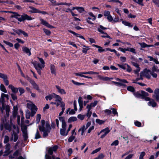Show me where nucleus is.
<instances>
[{"mask_svg":"<svg viewBox=\"0 0 159 159\" xmlns=\"http://www.w3.org/2000/svg\"><path fill=\"white\" fill-rule=\"evenodd\" d=\"M41 125L39 126V129L41 131L43 132V137H45L48 135V134L49 133L51 127L49 124L48 122H45L43 120H41Z\"/></svg>","mask_w":159,"mask_h":159,"instance_id":"nucleus-1","label":"nucleus"},{"mask_svg":"<svg viewBox=\"0 0 159 159\" xmlns=\"http://www.w3.org/2000/svg\"><path fill=\"white\" fill-rule=\"evenodd\" d=\"M41 125L39 126V129L41 131L43 132V137H45L48 135V134L49 133L51 127L49 124L48 122H45L43 120H41Z\"/></svg>","mask_w":159,"mask_h":159,"instance_id":"nucleus-2","label":"nucleus"},{"mask_svg":"<svg viewBox=\"0 0 159 159\" xmlns=\"http://www.w3.org/2000/svg\"><path fill=\"white\" fill-rule=\"evenodd\" d=\"M41 125L39 126V129L41 131L43 132V137H45L48 135V134L49 133L51 127L49 124L48 122H45L43 120H41Z\"/></svg>","mask_w":159,"mask_h":159,"instance_id":"nucleus-3","label":"nucleus"},{"mask_svg":"<svg viewBox=\"0 0 159 159\" xmlns=\"http://www.w3.org/2000/svg\"><path fill=\"white\" fill-rule=\"evenodd\" d=\"M11 18H15L20 22L23 21L25 20H31L34 19V18H32L31 16L26 14H24L20 16L17 13L15 12L13 13V14L11 16Z\"/></svg>","mask_w":159,"mask_h":159,"instance_id":"nucleus-4","label":"nucleus"},{"mask_svg":"<svg viewBox=\"0 0 159 159\" xmlns=\"http://www.w3.org/2000/svg\"><path fill=\"white\" fill-rule=\"evenodd\" d=\"M60 121L62 122V128L60 129V134L62 136H66L67 132L66 131V124L64 117H59Z\"/></svg>","mask_w":159,"mask_h":159,"instance_id":"nucleus-5","label":"nucleus"},{"mask_svg":"<svg viewBox=\"0 0 159 159\" xmlns=\"http://www.w3.org/2000/svg\"><path fill=\"white\" fill-rule=\"evenodd\" d=\"M32 63L39 74L40 75L41 73V70L44 67L45 65L40 64L39 63L35 61L32 62Z\"/></svg>","mask_w":159,"mask_h":159,"instance_id":"nucleus-6","label":"nucleus"},{"mask_svg":"<svg viewBox=\"0 0 159 159\" xmlns=\"http://www.w3.org/2000/svg\"><path fill=\"white\" fill-rule=\"evenodd\" d=\"M26 105L28 108L30 109L32 111V116H34L37 111V108L35 105L30 101L27 103Z\"/></svg>","mask_w":159,"mask_h":159,"instance_id":"nucleus-7","label":"nucleus"},{"mask_svg":"<svg viewBox=\"0 0 159 159\" xmlns=\"http://www.w3.org/2000/svg\"><path fill=\"white\" fill-rule=\"evenodd\" d=\"M151 71L149 70H148L146 69H144L143 71H141L140 73V76H145L148 79H150L151 78Z\"/></svg>","mask_w":159,"mask_h":159,"instance_id":"nucleus-8","label":"nucleus"},{"mask_svg":"<svg viewBox=\"0 0 159 159\" xmlns=\"http://www.w3.org/2000/svg\"><path fill=\"white\" fill-rule=\"evenodd\" d=\"M107 28L103 27L101 25H100L99 27L98 28V31L102 34H104L105 35H102L101 37L102 38H107L110 39H111V38L106 33H105L103 31V30L107 29Z\"/></svg>","mask_w":159,"mask_h":159,"instance_id":"nucleus-9","label":"nucleus"},{"mask_svg":"<svg viewBox=\"0 0 159 159\" xmlns=\"http://www.w3.org/2000/svg\"><path fill=\"white\" fill-rule=\"evenodd\" d=\"M18 133L16 132L15 130H13L12 133L11 134L10 140L11 141L13 140L14 142H16L18 138Z\"/></svg>","mask_w":159,"mask_h":159,"instance_id":"nucleus-10","label":"nucleus"},{"mask_svg":"<svg viewBox=\"0 0 159 159\" xmlns=\"http://www.w3.org/2000/svg\"><path fill=\"white\" fill-rule=\"evenodd\" d=\"M11 145L9 143H7L5 146V150L4 152V156L8 155L10 153Z\"/></svg>","mask_w":159,"mask_h":159,"instance_id":"nucleus-11","label":"nucleus"},{"mask_svg":"<svg viewBox=\"0 0 159 159\" xmlns=\"http://www.w3.org/2000/svg\"><path fill=\"white\" fill-rule=\"evenodd\" d=\"M110 129L108 127H107L105 129L102 130L100 132V133H103L101 136V139L104 138L105 136L110 132Z\"/></svg>","mask_w":159,"mask_h":159,"instance_id":"nucleus-12","label":"nucleus"},{"mask_svg":"<svg viewBox=\"0 0 159 159\" xmlns=\"http://www.w3.org/2000/svg\"><path fill=\"white\" fill-rule=\"evenodd\" d=\"M152 97L155 98L157 101H159V89L157 88L155 89L154 92V94L152 95Z\"/></svg>","mask_w":159,"mask_h":159,"instance_id":"nucleus-13","label":"nucleus"},{"mask_svg":"<svg viewBox=\"0 0 159 159\" xmlns=\"http://www.w3.org/2000/svg\"><path fill=\"white\" fill-rule=\"evenodd\" d=\"M5 98H6L8 100L9 99L8 95L3 93H2L1 97L0 98V102H1L2 103H3L5 102Z\"/></svg>","mask_w":159,"mask_h":159,"instance_id":"nucleus-14","label":"nucleus"},{"mask_svg":"<svg viewBox=\"0 0 159 159\" xmlns=\"http://www.w3.org/2000/svg\"><path fill=\"white\" fill-rule=\"evenodd\" d=\"M58 147L57 146H54L52 147L49 148L48 150V153L50 155H52L53 152H55L57 151Z\"/></svg>","mask_w":159,"mask_h":159,"instance_id":"nucleus-15","label":"nucleus"},{"mask_svg":"<svg viewBox=\"0 0 159 159\" xmlns=\"http://www.w3.org/2000/svg\"><path fill=\"white\" fill-rule=\"evenodd\" d=\"M40 20L41 22V23L42 25L48 27L50 28H54V27H53L52 25H50L48 24L47 22L46 21L44 20L42 18H40Z\"/></svg>","mask_w":159,"mask_h":159,"instance_id":"nucleus-16","label":"nucleus"},{"mask_svg":"<svg viewBox=\"0 0 159 159\" xmlns=\"http://www.w3.org/2000/svg\"><path fill=\"white\" fill-rule=\"evenodd\" d=\"M142 94L143 96L142 99H144L146 101H150V98L148 97L149 95V94L148 93L146 92H142Z\"/></svg>","mask_w":159,"mask_h":159,"instance_id":"nucleus-17","label":"nucleus"},{"mask_svg":"<svg viewBox=\"0 0 159 159\" xmlns=\"http://www.w3.org/2000/svg\"><path fill=\"white\" fill-rule=\"evenodd\" d=\"M13 30L19 35H20L21 34H22L25 36L27 37L28 36L27 33L19 29L17 30Z\"/></svg>","mask_w":159,"mask_h":159,"instance_id":"nucleus-18","label":"nucleus"},{"mask_svg":"<svg viewBox=\"0 0 159 159\" xmlns=\"http://www.w3.org/2000/svg\"><path fill=\"white\" fill-rule=\"evenodd\" d=\"M53 95L54 96L53 98L55 99V101L56 102H58L60 103L62 102L61 101V98L59 95H57L54 93Z\"/></svg>","mask_w":159,"mask_h":159,"instance_id":"nucleus-19","label":"nucleus"},{"mask_svg":"<svg viewBox=\"0 0 159 159\" xmlns=\"http://www.w3.org/2000/svg\"><path fill=\"white\" fill-rule=\"evenodd\" d=\"M8 88L10 89L12 91L13 93H16L18 92V88L15 87L11 84L9 85H8Z\"/></svg>","mask_w":159,"mask_h":159,"instance_id":"nucleus-20","label":"nucleus"},{"mask_svg":"<svg viewBox=\"0 0 159 159\" xmlns=\"http://www.w3.org/2000/svg\"><path fill=\"white\" fill-rule=\"evenodd\" d=\"M29 8L30 10L28 11L29 12L33 13H38L39 10L32 7H30Z\"/></svg>","mask_w":159,"mask_h":159,"instance_id":"nucleus-21","label":"nucleus"},{"mask_svg":"<svg viewBox=\"0 0 159 159\" xmlns=\"http://www.w3.org/2000/svg\"><path fill=\"white\" fill-rule=\"evenodd\" d=\"M33 86L34 88L36 89L39 92H40L41 91L39 89L38 86L36 84L34 80L31 81L30 83Z\"/></svg>","mask_w":159,"mask_h":159,"instance_id":"nucleus-22","label":"nucleus"},{"mask_svg":"<svg viewBox=\"0 0 159 159\" xmlns=\"http://www.w3.org/2000/svg\"><path fill=\"white\" fill-rule=\"evenodd\" d=\"M22 50L24 52H25L27 54H28L29 56H30L31 55V53L30 49H29L27 47H23L22 48Z\"/></svg>","mask_w":159,"mask_h":159,"instance_id":"nucleus-23","label":"nucleus"},{"mask_svg":"<svg viewBox=\"0 0 159 159\" xmlns=\"http://www.w3.org/2000/svg\"><path fill=\"white\" fill-rule=\"evenodd\" d=\"M56 88L58 90V92L60 93L61 94H65L66 93L63 89H61L60 87L57 85L56 86Z\"/></svg>","mask_w":159,"mask_h":159,"instance_id":"nucleus-24","label":"nucleus"},{"mask_svg":"<svg viewBox=\"0 0 159 159\" xmlns=\"http://www.w3.org/2000/svg\"><path fill=\"white\" fill-rule=\"evenodd\" d=\"M5 108L6 111V115L7 116H8L10 111V107L8 105H6L5 107Z\"/></svg>","mask_w":159,"mask_h":159,"instance_id":"nucleus-25","label":"nucleus"},{"mask_svg":"<svg viewBox=\"0 0 159 159\" xmlns=\"http://www.w3.org/2000/svg\"><path fill=\"white\" fill-rule=\"evenodd\" d=\"M30 116L32 117L34 116H32V111L31 112H30L29 110H26L25 111V116L26 118L27 119H29Z\"/></svg>","mask_w":159,"mask_h":159,"instance_id":"nucleus-26","label":"nucleus"},{"mask_svg":"<svg viewBox=\"0 0 159 159\" xmlns=\"http://www.w3.org/2000/svg\"><path fill=\"white\" fill-rule=\"evenodd\" d=\"M148 104L149 106H151L153 107H155L157 105V103L153 99L151 100L148 103Z\"/></svg>","mask_w":159,"mask_h":159,"instance_id":"nucleus-27","label":"nucleus"},{"mask_svg":"<svg viewBox=\"0 0 159 159\" xmlns=\"http://www.w3.org/2000/svg\"><path fill=\"white\" fill-rule=\"evenodd\" d=\"M142 92H144L143 91H141L140 93H139V92H137L134 93V95L135 96L138 98H142L143 96L142 95Z\"/></svg>","mask_w":159,"mask_h":159,"instance_id":"nucleus-28","label":"nucleus"},{"mask_svg":"<svg viewBox=\"0 0 159 159\" xmlns=\"http://www.w3.org/2000/svg\"><path fill=\"white\" fill-rule=\"evenodd\" d=\"M148 57L149 58L150 61H153L156 64H159V61H158L157 58H154L150 56H148Z\"/></svg>","mask_w":159,"mask_h":159,"instance_id":"nucleus-29","label":"nucleus"},{"mask_svg":"<svg viewBox=\"0 0 159 159\" xmlns=\"http://www.w3.org/2000/svg\"><path fill=\"white\" fill-rule=\"evenodd\" d=\"M97 77L99 79L104 81H106L110 80V78H109L107 77L102 76L100 75H98L97 76Z\"/></svg>","mask_w":159,"mask_h":159,"instance_id":"nucleus-30","label":"nucleus"},{"mask_svg":"<svg viewBox=\"0 0 159 159\" xmlns=\"http://www.w3.org/2000/svg\"><path fill=\"white\" fill-rule=\"evenodd\" d=\"M45 159H61L59 157H56L54 156L51 157L47 154H46L45 156Z\"/></svg>","mask_w":159,"mask_h":159,"instance_id":"nucleus-31","label":"nucleus"},{"mask_svg":"<svg viewBox=\"0 0 159 159\" xmlns=\"http://www.w3.org/2000/svg\"><path fill=\"white\" fill-rule=\"evenodd\" d=\"M87 129L85 128V125H84L82 126L79 129V132L81 131V135H83L84 134V132Z\"/></svg>","mask_w":159,"mask_h":159,"instance_id":"nucleus-32","label":"nucleus"},{"mask_svg":"<svg viewBox=\"0 0 159 159\" xmlns=\"http://www.w3.org/2000/svg\"><path fill=\"white\" fill-rule=\"evenodd\" d=\"M12 124L11 123V125L7 123L5 125V127L6 129L11 131V127L12 126Z\"/></svg>","mask_w":159,"mask_h":159,"instance_id":"nucleus-33","label":"nucleus"},{"mask_svg":"<svg viewBox=\"0 0 159 159\" xmlns=\"http://www.w3.org/2000/svg\"><path fill=\"white\" fill-rule=\"evenodd\" d=\"M93 46L98 48V52L100 53L104 52L105 51L104 49H103L102 47L100 46L95 44H93Z\"/></svg>","mask_w":159,"mask_h":159,"instance_id":"nucleus-34","label":"nucleus"},{"mask_svg":"<svg viewBox=\"0 0 159 159\" xmlns=\"http://www.w3.org/2000/svg\"><path fill=\"white\" fill-rule=\"evenodd\" d=\"M13 115L14 117H16L17 113L18 108L16 106H14L13 107Z\"/></svg>","mask_w":159,"mask_h":159,"instance_id":"nucleus-35","label":"nucleus"},{"mask_svg":"<svg viewBox=\"0 0 159 159\" xmlns=\"http://www.w3.org/2000/svg\"><path fill=\"white\" fill-rule=\"evenodd\" d=\"M50 69L51 73L56 75V69L55 66L53 65H51Z\"/></svg>","mask_w":159,"mask_h":159,"instance_id":"nucleus-36","label":"nucleus"},{"mask_svg":"<svg viewBox=\"0 0 159 159\" xmlns=\"http://www.w3.org/2000/svg\"><path fill=\"white\" fill-rule=\"evenodd\" d=\"M77 118L76 117L72 116L70 117L68 120V122H72L75 121L77 120Z\"/></svg>","mask_w":159,"mask_h":159,"instance_id":"nucleus-37","label":"nucleus"},{"mask_svg":"<svg viewBox=\"0 0 159 159\" xmlns=\"http://www.w3.org/2000/svg\"><path fill=\"white\" fill-rule=\"evenodd\" d=\"M54 93H52L51 94H49L45 97V98L47 100H51L52 98H53V94Z\"/></svg>","mask_w":159,"mask_h":159,"instance_id":"nucleus-38","label":"nucleus"},{"mask_svg":"<svg viewBox=\"0 0 159 159\" xmlns=\"http://www.w3.org/2000/svg\"><path fill=\"white\" fill-rule=\"evenodd\" d=\"M0 89L1 91H2L5 93H7V92L6 88H5V86L3 84H1L0 85Z\"/></svg>","mask_w":159,"mask_h":159,"instance_id":"nucleus-39","label":"nucleus"},{"mask_svg":"<svg viewBox=\"0 0 159 159\" xmlns=\"http://www.w3.org/2000/svg\"><path fill=\"white\" fill-rule=\"evenodd\" d=\"M127 65V64H125L122 65L118 64L117 65L120 68L123 70H126V66Z\"/></svg>","mask_w":159,"mask_h":159,"instance_id":"nucleus-40","label":"nucleus"},{"mask_svg":"<svg viewBox=\"0 0 159 159\" xmlns=\"http://www.w3.org/2000/svg\"><path fill=\"white\" fill-rule=\"evenodd\" d=\"M112 82L118 86H122L124 85L123 84L124 83L121 82H116L115 81H112Z\"/></svg>","mask_w":159,"mask_h":159,"instance_id":"nucleus-41","label":"nucleus"},{"mask_svg":"<svg viewBox=\"0 0 159 159\" xmlns=\"http://www.w3.org/2000/svg\"><path fill=\"white\" fill-rule=\"evenodd\" d=\"M96 122L99 125H101L104 124L105 122V121L97 119L96 120Z\"/></svg>","mask_w":159,"mask_h":159,"instance_id":"nucleus-42","label":"nucleus"},{"mask_svg":"<svg viewBox=\"0 0 159 159\" xmlns=\"http://www.w3.org/2000/svg\"><path fill=\"white\" fill-rule=\"evenodd\" d=\"M10 139L9 137L7 135H5L4 136L3 142L4 143H7L9 141Z\"/></svg>","mask_w":159,"mask_h":159,"instance_id":"nucleus-43","label":"nucleus"},{"mask_svg":"<svg viewBox=\"0 0 159 159\" xmlns=\"http://www.w3.org/2000/svg\"><path fill=\"white\" fill-rule=\"evenodd\" d=\"M12 127L13 128V130H15V132H16L17 133H19V129L17 126H16V125H13L12 124Z\"/></svg>","mask_w":159,"mask_h":159,"instance_id":"nucleus-44","label":"nucleus"},{"mask_svg":"<svg viewBox=\"0 0 159 159\" xmlns=\"http://www.w3.org/2000/svg\"><path fill=\"white\" fill-rule=\"evenodd\" d=\"M77 10L80 13H82L85 11L84 8L82 7H77Z\"/></svg>","mask_w":159,"mask_h":159,"instance_id":"nucleus-45","label":"nucleus"},{"mask_svg":"<svg viewBox=\"0 0 159 159\" xmlns=\"http://www.w3.org/2000/svg\"><path fill=\"white\" fill-rule=\"evenodd\" d=\"M115 79L116 80L119 81V82L126 83H128V82L125 79H121L117 78H116Z\"/></svg>","mask_w":159,"mask_h":159,"instance_id":"nucleus-46","label":"nucleus"},{"mask_svg":"<svg viewBox=\"0 0 159 159\" xmlns=\"http://www.w3.org/2000/svg\"><path fill=\"white\" fill-rule=\"evenodd\" d=\"M71 81L73 84L79 86L80 85H84V83L78 82L74 80H72Z\"/></svg>","mask_w":159,"mask_h":159,"instance_id":"nucleus-47","label":"nucleus"},{"mask_svg":"<svg viewBox=\"0 0 159 159\" xmlns=\"http://www.w3.org/2000/svg\"><path fill=\"white\" fill-rule=\"evenodd\" d=\"M143 80V78L142 76H140V77L139 78H137L135 80H132V81H133V83H136L137 84V81H139V80Z\"/></svg>","mask_w":159,"mask_h":159,"instance_id":"nucleus-48","label":"nucleus"},{"mask_svg":"<svg viewBox=\"0 0 159 159\" xmlns=\"http://www.w3.org/2000/svg\"><path fill=\"white\" fill-rule=\"evenodd\" d=\"M69 31L70 33L72 34H74L75 35L77 36V37H79L81 38L84 39V37L82 36H79V35H80L79 34H77L75 33V32H73V31H72V30H69Z\"/></svg>","mask_w":159,"mask_h":159,"instance_id":"nucleus-49","label":"nucleus"},{"mask_svg":"<svg viewBox=\"0 0 159 159\" xmlns=\"http://www.w3.org/2000/svg\"><path fill=\"white\" fill-rule=\"evenodd\" d=\"M84 72H79L78 73H75V74L77 76H80L81 77H84V74H84Z\"/></svg>","mask_w":159,"mask_h":159,"instance_id":"nucleus-50","label":"nucleus"},{"mask_svg":"<svg viewBox=\"0 0 159 159\" xmlns=\"http://www.w3.org/2000/svg\"><path fill=\"white\" fill-rule=\"evenodd\" d=\"M143 0H133L134 2H136L138 4L141 5L143 6L144 5L143 3Z\"/></svg>","mask_w":159,"mask_h":159,"instance_id":"nucleus-51","label":"nucleus"},{"mask_svg":"<svg viewBox=\"0 0 159 159\" xmlns=\"http://www.w3.org/2000/svg\"><path fill=\"white\" fill-rule=\"evenodd\" d=\"M122 23L125 25L128 26L130 27H132L133 26L132 25H131V24L128 22L122 21Z\"/></svg>","mask_w":159,"mask_h":159,"instance_id":"nucleus-52","label":"nucleus"},{"mask_svg":"<svg viewBox=\"0 0 159 159\" xmlns=\"http://www.w3.org/2000/svg\"><path fill=\"white\" fill-rule=\"evenodd\" d=\"M85 74H98V72H95L92 71H90L88 72H84Z\"/></svg>","mask_w":159,"mask_h":159,"instance_id":"nucleus-53","label":"nucleus"},{"mask_svg":"<svg viewBox=\"0 0 159 159\" xmlns=\"http://www.w3.org/2000/svg\"><path fill=\"white\" fill-rule=\"evenodd\" d=\"M41 115L40 114H38L37 115L36 117V122L37 123H38L41 119Z\"/></svg>","mask_w":159,"mask_h":159,"instance_id":"nucleus-54","label":"nucleus"},{"mask_svg":"<svg viewBox=\"0 0 159 159\" xmlns=\"http://www.w3.org/2000/svg\"><path fill=\"white\" fill-rule=\"evenodd\" d=\"M127 50L128 51H130L133 53L135 54L136 53L135 52V50L133 48H127Z\"/></svg>","mask_w":159,"mask_h":159,"instance_id":"nucleus-55","label":"nucleus"},{"mask_svg":"<svg viewBox=\"0 0 159 159\" xmlns=\"http://www.w3.org/2000/svg\"><path fill=\"white\" fill-rule=\"evenodd\" d=\"M127 89L129 91L131 92H134V88L131 86H129L127 87Z\"/></svg>","mask_w":159,"mask_h":159,"instance_id":"nucleus-56","label":"nucleus"},{"mask_svg":"<svg viewBox=\"0 0 159 159\" xmlns=\"http://www.w3.org/2000/svg\"><path fill=\"white\" fill-rule=\"evenodd\" d=\"M85 116V115L79 114L78 115L77 117L80 120H82L84 119Z\"/></svg>","mask_w":159,"mask_h":159,"instance_id":"nucleus-57","label":"nucleus"},{"mask_svg":"<svg viewBox=\"0 0 159 159\" xmlns=\"http://www.w3.org/2000/svg\"><path fill=\"white\" fill-rule=\"evenodd\" d=\"M43 30L47 35H49L51 33V32L48 30L43 29Z\"/></svg>","mask_w":159,"mask_h":159,"instance_id":"nucleus-58","label":"nucleus"},{"mask_svg":"<svg viewBox=\"0 0 159 159\" xmlns=\"http://www.w3.org/2000/svg\"><path fill=\"white\" fill-rule=\"evenodd\" d=\"M89 15L92 17V20H94L96 19V16L91 12H89L88 13Z\"/></svg>","mask_w":159,"mask_h":159,"instance_id":"nucleus-59","label":"nucleus"},{"mask_svg":"<svg viewBox=\"0 0 159 159\" xmlns=\"http://www.w3.org/2000/svg\"><path fill=\"white\" fill-rule=\"evenodd\" d=\"M0 78H2L4 80L5 78H7V75L0 73Z\"/></svg>","mask_w":159,"mask_h":159,"instance_id":"nucleus-60","label":"nucleus"},{"mask_svg":"<svg viewBox=\"0 0 159 159\" xmlns=\"http://www.w3.org/2000/svg\"><path fill=\"white\" fill-rule=\"evenodd\" d=\"M61 107H62L61 110L62 112L64 111L65 109V104L63 102H61Z\"/></svg>","mask_w":159,"mask_h":159,"instance_id":"nucleus-61","label":"nucleus"},{"mask_svg":"<svg viewBox=\"0 0 159 159\" xmlns=\"http://www.w3.org/2000/svg\"><path fill=\"white\" fill-rule=\"evenodd\" d=\"M135 125L138 127H140L141 126L142 124L141 122L138 121H135L134 122Z\"/></svg>","mask_w":159,"mask_h":159,"instance_id":"nucleus-62","label":"nucleus"},{"mask_svg":"<svg viewBox=\"0 0 159 159\" xmlns=\"http://www.w3.org/2000/svg\"><path fill=\"white\" fill-rule=\"evenodd\" d=\"M145 153L144 152H142L140 153L139 159H143V157L145 155Z\"/></svg>","mask_w":159,"mask_h":159,"instance_id":"nucleus-63","label":"nucleus"},{"mask_svg":"<svg viewBox=\"0 0 159 159\" xmlns=\"http://www.w3.org/2000/svg\"><path fill=\"white\" fill-rule=\"evenodd\" d=\"M104 111L107 115H109L111 113V111L110 110H105Z\"/></svg>","mask_w":159,"mask_h":159,"instance_id":"nucleus-64","label":"nucleus"}]
</instances>
